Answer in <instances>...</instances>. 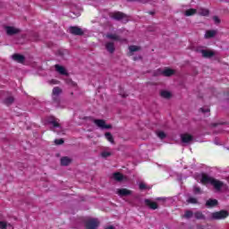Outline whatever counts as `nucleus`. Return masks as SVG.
Instances as JSON below:
<instances>
[{
  "mask_svg": "<svg viewBox=\"0 0 229 229\" xmlns=\"http://www.w3.org/2000/svg\"><path fill=\"white\" fill-rule=\"evenodd\" d=\"M227 181L229 182V175H228V179H227Z\"/></svg>",
  "mask_w": 229,
  "mask_h": 229,
  "instance_id": "obj_60",
  "label": "nucleus"
},
{
  "mask_svg": "<svg viewBox=\"0 0 229 229\" xmlns=\"http://www.w3.org/2000/svg\"><path fill=\"white\" fill-rule=\"evenodd\" d=\"M101 157L103 158H108V157H112V153L111 152L104 151V152L101 153Z\"/></svg>",
  "mask_w": 229,
  "mask_h": 229,
  "instance_id": "obj_38",
  "label": "nucleus"
},
{
  "mask_svg": "<svg viewBox=\"0 0 229 229\" xmlns=\"http://www.w3.org/2000/svg\"><path fill=\"white\" fill-rule=\"evenodd\" d=\"M214 177H210L208 174H203L201 176V183H210L212 185V182H214Z\"/></svg>",
  "mask_w": 229,
  "mask_h": 229,
  "instance_id": "obj_17",
  "label": "nucleus"
},
{
  "mask_svg": "<svg viewBox=\"0 0 229 229\" xmlns=\"http://www.w3.org/2000/svg\"><path fill=\"white\" fill-rule=\"evenodd\" d=\"M106 38H108V40H114L115 42H121V36L117 34L107 33L106 34Z\"/></svg>",
  "mask_w": 229,
  "mask_h": 229,
  "instance_id": "obj_16",
  "label": "nucleus"
},
{
  "mask_svg": "<svg viewBox=\"0 0 229 229\" xmlns=\"http://www.w3.org/2000/svg\"><path fill=\"white\" fill-rule=\"evenodd\" d=\"M148 31H157V29L156 28H148Z\"/></svg>",
  "mask_w": 229,
  "mask_h": 229,
  "instance_id": "obj_51",
  "label": "nucleus"
},
{
  "mask_svg": "<svg viewBox=\"0 0 229 229\" xmlns=\"http://www.w3.org/2000/svg\"><path fill=\"white\" fill-rule=\"evenodd\" d=\"M116 194H118L120 198H124L126 196H131V194H133V191L126 188H122L117 190Z\"/></svg>",
  "mask_w": 229,
  "mask_h": 229,
  "instance_id": "obj_9",
  "label": "nucleus"
},
{
  "mask_svg": "<svg viewBox=\"0 0 229 229\" xmlns=\"http://www.w3.org/2000/svg\"><path fill=\"white\" fill-rule=\"evenodd\" d=\"M53 83H56V81H52Z\"/></svg>",
  "mask_w": 229,
  "mask_h": 229,
  "instance_id": "obj_57",
  "label": "nucleus"
},
{
  "mask_svg": "<svg viewBox=\"0 0 229 229\" xmlns=\"http://www.w3.org/2000/svg\"><path fill=\"white\" fill-rule=\"evenodd\" d=\"M8 37H13V35H19L21 33V29H17L13 26H4V27Z\"/></svg>",
  "mask_w": 229,
  "mask_h": 229,
  "instance_id": "obj_7",
  "label": "nucleus"
},
{
  "mask_svg": "<svg viewBox=\"0 0 229 229\" xmlns=\"http://www.w3.org/2000/svg\"><path fill=\"white\" fill-rule=\"evenodd\" d=\"M147 13H148V15H155V11H148Z\"/></svg>",
  "mask_w": 229,
  "mask_h": 229,
  "instance_id": "obj_48",
  "label": "nucleus"
},
{
  "mask_svg": "<svg viewBox=\"0 0 229 229\" xmlns=\"http://www.w3.org/2000/svg\"><path fill=\"white\" fill-rule=\"evenodd\" d=\"M160 96H161V98H164L165 99H171V98H173V94H171V92L167 91V90H162L160 92Z\"/></svg>",
  "mask_w": 229,
  "mask_h": 229,
  "instance_id": "obj_24",
  "label": "nucleus"
},
{
  "mask_svg": "<svg viewBox=\"0 0 229 229\" xmlns=\"http://www.w3.org/2000/svg\"><path fill=\"white\" fill-rule=\"evenodd\" d=\"M216 55V51L214 50H205L202 52V58H213Z\"/></svg>",
  "mask_w": 229,
  "mask_h": 229,
  "instance_id": "obj_20",
  "label": "nucleus"
},
{
  "mask_svg": "<svg viewBox=\"0 0 229 229\" xmlns=\"http://www.w3.org/2000/svg\"><path fill=\"white\" fill-rule=\"evenodd\" d=\"M54 142L55 146H62V144H64L65 140H64V139H58V140H55Z\"/></svg>",
  "mask_w": 229,
  "mask_h": 229,
  "instance_id": "obj_37",
  "label": "nucleus"
},
{
  "mask_svg": "<svg viewBox=\"0 0 229 229\" xmlns=\"http://www.w3.org/2000/svg\"><path fill=\"white\" fill-rule=\"evenodd\" d=\"M60 94H62V89H60L59 87H55L53 89L52 96H59L60 97Z\"/></svg>",
  "mask_w": 229,
  "mask_h": 229,
  "instance_id": "obj_31",
  "label": "nucleus"
},
{
  "mask_svg": "<svg viewBox=\"0 0 229 229\" xmlns=\"http://www.w3.org/2000/svg\"><path fill=\"white\" fill-rule=\"evenodd\" d=\"M211 185L214 187L216 192H226L228 191V184L219 181L217 179H213Z\"/></svg>",
  "mask_w": 229,
  "mask_h": 229,
  "instance_id": "obj_4",
  "label": "nucleus"
},
{
  "mask_svg": "<svg viewBox=\"0 0 229 229\" xmlns=\"http://www.w3.org/2000/svg\"><path fill=\"white\" fill-rule=\"evenodd\" d=\"M219 205V202L216 199H209L206 202V207L208 208H214V207H217Z\"/></svg>",
  "mask_w": 229,
  "mask_h": 229,
  "instance_id": "obj_14",
  "label": "nucleus"
},
{
  "mask_svg": "<svg viewBox=\"0 0 229 229\" xmlns=\"http://www.w3.org/2000/svg\"><path fill=\"white\" fill-rule=\"evenodd\" d=\"M193 192H194V194H201V188L194 186Z\"/></svg>",
  "mask_w": 229,
  "mask_h": 229,
  "instance_id": "obj_40",
  "label": "nucleus"
},
{
  "mask_svg": "<svg viewBox=\"0 0 229 229\" xmlns=\"http://www.w3.org/2000/svg\"><path fill=\"white\" fill-rule=\"evenodd\" d=\"M32 40H33L34 42H38V41L40 40V36L38 35V33L34 32V33L32 34Z\"/></svg>",
  "mask_w": 229,
  "mask_h": 229,
  "instance_id": "obj_35",
  "label": "nucleus"
},
{
  "mask_svg": "<svg viewBox=\"0 0 229 229\" xmlns=\"http://www.w3.org/2000/svg\"><path fill=\"white\" fill-rule=\"evenodd\" d=\"M55 71L59 72V74H62L63 76H69V72H67V70H65V67L55 64Z\"/></svg>",
  "mask_w": 229,
  "mask_h": 229,
  "instance_id": "obj_13",
  "label": "nucleus"
},
{
  "mask_svg": "<svg viewBox=\"0 0 229 229\" xmlns=\"http://www.w3.org/2000/svg\"><path fill=\"white\" fill-rule=\"evenodd\" d=\"M84 121H91L95 123V124L100 128L101 130H112V124H106V122L103 119H94L91 116H85Z\"/></svg>",
  "mask_w": 229,
  "mask_h": 229,
  "instance_id": "obj_2",
  "label": "nucleus"
},
{
  "mask_svg": "<svg viewBox=\"0 0 229 229\" xmlns=\"http://www.w3.org/2000/svg\"><path fill=\"white\" fill-rule=\"evenodd\" d=\"M71 17H73V19H74V16H73V15H71Z\"/></svg>",
  "mask_w": 229,
  "mask_h": 229,
  "instance_id": "obj_59",
  "label": "nucleus"
},
{
  "mask_svg": "<svg viewBox=\"0 0 229 229\" xmlns=\"http://www.w3.org/2000/svg\"><path fill=\"white\" fill-rule=\"evenodd\" d=\"M181 140L184 144H190V142H192V140H194V137H192V135L187 134V133L186 134H182L181 135Z\"/></svg>",
  "mask_w": 229,
  "mask_h": 229,
  "instance_id": "obj_10",
  "label": "nucleus"
},
{
  "mask_svg": "<svg viewBox=\"0 0 229 229\" xmlns=\"http://www.w3.org/2000/svg\"><path fill=\"white\" fill-rule=\"evenodd\" d=\"M129 51L131 53H135L137 51H140V47H138V46H130L129 47Z\"/></svg>",
  "mask_w": 229,
  "mask_h": 229,
  "instance_id": "obj_34",
  "label": "nucleus"
},
{
  "mask_svg": "<svg viewBox=\"0 0 229 229\" xmlns=\"http://www.w3.org/2000/svg\"><path fill=\"white\" fill-rule=\"evenodd\" d=\"M99 227V222L98 218H91L85 222L86 229H98Z\"/></svg>",
  "mask_w": 229,
  "mask_h": 229,
  "instance_id": "obj_6",
  "label": "nucleus"
},
{
  "mask_svg": "<svg viewBox=\"0 0 229 229\" xmlns=\"http://www.w3.org/2000/svg\"><path fill=\"white\" fill-rule=\"evenodd\" d=\"M73 15H76V17H80V12L77 13H72Z\"/></svg>",
  "mask_w": 229,
  "mask_h": 229,
  "instance_id": "obj_50",
  "label": "nucleus"
},
{
  "mask_svg": "<svg viewBox=\"0 0 229 229\" xmlns=\"http://www.w3.org/2000/svg\"><path fill=\"white\" fill-rule=\"evenodd\" d=\"M198 14L201 15L202 17H208V15H210V11L208 9L199 8L198 10Z\"/></svg>",
  "mask_w": 229,
  "mask_h": 229,
  "instance_id": "obj_23",
  "label": "nucleus"
},
{
  "mask_svg": "<svg viewBox=\"0 0 229 229\" xmlns=\"http://www.w3.org/2000/svg\"><path fill=\"white\" fill-rule=\"evenodd\" d=\"M141 3H147L148 0H140Z\"/></svg>",
  "mask_w": 229,
  "mask_h": 229,
  "instance_id": "obj_55",
  "label": "nucleus"
},
{
  "mask_svg": "<svg viewBox=\"0 0 229 229\" xmlns=\"http://www.w3.org/2000/svg\"><path fill=\"white\" fill-rule=\"evenodd\" d=\"M213 133H217V131H213Z\"/></svg>",
  "mask_w": 229,
  "mask_h": 229,
  "instance_id": "obj_58",
  "label": "nucleus"
},
{
  "mask_svg": "<svg viewBox=\"0 0 229 229\" xmlns=\"http://www.w3.org/2000/svg\"><path fill=\"white\" fill-rule=\"evenodd\" d=\"M139 187H140V191H144V190L148 189V186H147L146 183H144V182H140V183L139 184Z\"/></svg>",
  "mask_w": 229,
  "mask_h": 229,
  "instance_id": "obj_42",
  "label": "nucleus"
},
{
  "mask_svg": "<svg viewBox=\"0 0 229 229\" xmlns=\"http://www.w3.org/2000/svg\"><path fill=\"white\" fill-rule=\"evenodd\" d=\"M199 112H202V114H210V108H208V107H201L199 109Z\"/></svg>",
  "mask_w": 229,
  "mask_h": 229,
  "instance_id": "obj_39",
  "label": "nucleus"
},
{
  "mask_svg": "<svg viewBox=\"0 0 229 229\" xmlns=\"http://www.w3.org/2000/svg\"><path fill=\"white\" fill-rule=\"evenodd\" d=\"M69 31L70 33H72V35H76L79 37H82V35H85V32H83V30L78 26L70 27Z\"/></svg>",
  "mask_w": 229,
  "mask_h": 229,
  "instance_id": "obj_8",
  "label": "nucleus"
},
{
  "mask_svg": "<svg viewBox=\"0 0 229 229\" xmlns=\"http://www.w3.org/2000/svg\"><path fill=\"white\" fill-rule=\"evenodd\" d=\"M70 83H71V85H72L73 87L76 86V84L74 83V81H71V80H70Z\"/></svg>",
  "mask_w": 229,
  "mask_h": 229,
  "instance_id": "obj_52",
  "label": "nucleus"
},
{
  "mask_svg": "<svg viewBox=\"0 0 229 229\" xmlns=\"http://www.w3.org/2000/svg\"><path fill=\"white\" fill-rule=\"evenodd\" d=\"M217 35V30H208L205 34L206 38H214Z\"/></svg>",
  "mask_w": 229,
  "mask_h": 229,
  "instance_id": "obj_25",
  "label": "nucleus"
},
{
  "mask_svg": "<svg viewBox=\"0 0 229 229\" xmlns=\"http://www.w3.org/2000/svg\"><path fill=\"white\" fill-rule=\"evenodd\" d=\"M13 229V227L12 226V225H8L6 224V222H0V229Z\"/></svg>",
  "mask_w": 229,
  "mask_h": 229,
  "instance_id": "obj_32",
  "label": "nucleus"
},
{
  "mask_svg": "<svg viewBox=\"0 0 229 229\" xmlns=\"http://www.w3.org/2000/svg\"><path fill=\"white\" fill-rule=\"evenodd\" d=\"M195 13H198V10L196 9H190L184 12L185 17H191V15H195Z\"/></svg>",
  "mask_w": 229,
  "mask_h": 229,
  "instance_id": "obj_28",
  "label": "nucleus"
},
{
  "mask_svg": "<svg viewBox=\"0 0 229 229\" xmlns=\"http://www.w3.org/2000/svg\"><path fill=\"white\" fill-rule=\"evenodd\" d=\"M4 105H6V106H10L11 105H13L15 103V98L13 97H7L3 101Z\"/></svg>",
  "mask_w": 229,
  "mask_h": 229,
  "instance_id": "obj_22",
  "label": "nucleus"
},
{
  "mask_svg": "<svg viewBox=\"0 0 229 229\" xmlns=\"http://www.w3.org/2000/svg\"><path fill=\"white\" fill-rule=\"evenodd\" d=\"M52 99H53V103L55 105V107L56 108H60V103H61V99H60V97L59 96H55V95H52Z\"/></svg>",
  "mask_w": 229,
  "mask_h": 229,
  "instance_id": "obj_26",
  "label": "nucleus"
},
{
  "mask_svg": "<svg viewBox=\"0 0 229 229\" xmlns=\"http://www.w3.org/2000/svg\"><path fill=\"white\" fill-rule=\"evenodd\" d=\"M16 165H18L19 167H22V163H17Z\"/></svg>",
  "mask_w": 229,
  "mask_h": 229,
  "instance_id": "obj_53",
  "label": "nucleus"
},
{
  "mask_svg": "<svg viewBox=\"0 0 229 229\" xmlns=\"http://www.w3.org/2000/svg\"><path fill=\"white\" fill-rule=\"evenodd\" d=\"M213 21H215V24H221V20L218 16H213Z\"/></svg>",
  "mask_w": 229,
  "mask_h": 229,
  "instance_id": "obj_43",
  "label": "nucleus"
},
{
  "mask_svg": "<svg viewBox=\"0 0 229 229\" xmlns=\"http://www.w3.org/2000/svg\"><path fill=\"white\" fill-rule=\"evenodd\" d=\"M163 76L170 77L174 74V71L173 69H165V71L162 72Z\"/></svg>",
  "mask_w": 229,
  "mask_h": 229,
  "instance_id": "obj_27",
  "label": "nucleus"
},
{
  "mask_svg": "<svg viewBox=\"0 0 229 229\" xmlns=\"http://www.w3.org/2000/svg\"><path fill=\"white\" fill-rule=\"evenodd\" d=\"M137 60H142V56H135V57H133V61L134 62H137Z\"/></svg>",
  "mask_w": 229,
  "mask_h": 229,
  "instance_id": "obj_46",
  "label": "nucleus"
},
{
  "mask_svg": "<svg viewBox=\"0 0 229 229\" xmlns=\"http://www.w3.org/2000/svg\"><path fill=\"white\" fill-rule=\"evenodd\" d=\"M194 217L197 220L208 221V217L205 216V215L201 211L195 212L194 213Z\"/></svg>",
  "mask_w": 229,
  "mask_h": 229,
  "instance_id": "obj_19",
  "label": "nucleus"
},
{
  "mask_svg": "<svg viewBox=\"0 0 229 229\" xmlns=\"http://www.w3.org/2000/svg\"><path fill=\"white\" fill-rule=\"evenodd\" d=\"M229 216L227 210L222 209L220 211H216L210 213V216L208 217V221H219L221 219H226Z\"/></svg>",
  "mask_w": 229,
  "mask_h": 229,
  "instance_id": "obj_3",
  "label": "nucleus"
},
{
  "mask_svg": "<svg viewBox=\"0 0 229 229\" xmlns=\"http://www.w3.org/2000/svg\"><path fill=\"white\" fill-rule=\"evenodd\" d=\"M60 56H64V53L62 51H59Z\"/></svg>",
  "mask_w": 229,
  "mask_h": 229,
  "instance_id": "obj_54",
  "label": "nucleus"
},
{
  "mask_svg": "<svg viewBox=\"0 0 229 229\" xmlns=\"http://www.w3.org/2000/svg\"><path fill=\"white\" fill-rule=\"evenodd\" d=\"M60 162L63 167H67V165H71V164H72V158L69 157H61Z\"/></svg>",
  "mask_w": 229,
  "mask_h": 229,
  "instance_id": "obj_12",
  "label": "nucleus"
},
{
  "mask_svg": "<svg viewBox=\"0 0 229 229\" xmlns=\"http://www.w3.org/2000/svg\"><path fill=\"white\" fill-rule=\"evenodd\" d=\"M47 123L52 125L50 127V130L52 131H55V133H57V135H60L62 133L63 135H65V133H64V127H62V125L58 122H56L54 116L48 117Z\"/></svg>",
  "mask_w": 229,
  "mask_h": 229,
  "instance_id": "obj_1",
  "label": "nucleus"
},
{
  "mask_svg": "<svg viewBox=\"0 0 229 229\" xmlns=\"http://www.w3.org/2000/svg\"><path fill=\"white\" fill-rule=\"evenodd\" d=\"M206 49H202L201 47H197L195 49L196 53H201L203 55V51H205Z\"/></svg>",
  "mask_w": 229,
  "mask_h": 229,
  "instance_id": "obj_45",
  "label": "nucleus"
},
{
  "mask_svg": "<svg viewBox=\"0 0 229 229\" xmlns=\"http://www.w3.org/2000/svg\"><path fill=\"white\" fill-rule=\"evenodd\" d=\"M113 178L115 180V182H123V180L126 179V177H124V175L119 172L114 173Z\"/></svg>",
  "mask_w": 229,
  "mask_h": 229,
  "instance_id": "obj_21",
  "label": "nucleus"
},
{
  "mask_svg": "<svg viewBox=\"0 0 229 229\" xmlns=\"http://www.w3.org/2000/svg\"><path fill=\"white\" fill-rule=\"evenodd\" d=\"M192 216H194V212H192V210H186L183 217H185V219H191Z\"/></svg>",
  "mask_w": 229,
  "mask_h": 229,
  "instance_id": "obj_33",
  "label": "nucleus"
},
{
  "mask_svg": "<svg viewBox=\"0 0 229 229\" xmlns=\"http://www.w3.org/2000/svg\"><path fill=\"white\" fill-rule=\"evenodd\" d=\"M187 203H191L192 205H196V204H198V199L190 197L187 199Z\"/></svg>",
  "mask_w": 229,
  "mask_h": 229,
  "instance_id": "obj_36",
  "label": "nucleus"
},
{
  "mask_svg": "<svg viewBox=\"0 0 229 229\" xmlns=\"http://www.w3.org/2000/svg\"><path fill=\"white\" fill-rule=\"evenodd\" d=\"M156 133L158 139H161V140H164V139L167 137V134H165L164 131H157Z\"/></svg>",
  "mask_w": 229,
  "mask_h": 229,
  "instance_id": "obj_30",
  "label": "nucleus"
},
{
  "mask_svg": "<svg viewBox=\"0 0 229 229\" xmlns=\"http://www.w3.org/2000/svg\"><path fill=\"white\" fill-rule=\"evenodd\" d=\"M106 49L110 55H114L115 53V44L114 42H107L106 44Z\"/></svg>",
  "mask_w": 229,
  "mask_h": 229,
  "instance_id": "obj_15",
  "label": "nucleus"
},
{
  "mask_svg": "<svg viewBox=\"0 0 229 229\" xmlns=\"http://www.w3.org/2000/svg\"><path fill=\"white\" fill-rule=\"evenodd\" d=\"M157 199V201H163V203H165V201H167V198H157L156 199Z\"/></svg>",
  "mask_w": 229,
  "mask_h": 229,
  "instance_id": "obj_44",
  "label": "nucleus"
},
{
  "mask_svg": "<svg viewBox=\"0 0 229 229\" xmlns=\"http://www.w3.org/2000/svg\"><path fill=\"white\" fill-rule=\"evenodd\" d=\"M13 60L14 62H17L18 64H22L23 62H26V57L21 54H13L12 55Z\"/></svg>",
  "mask_w": 229,
  "mask_h": 229,
  "instance_id": "obj_11",
  "label": "nucleus"
},
{
  "mask_svg": "<svg viewBox=\"0 0 229 229\" xmlns=\"http://www.w3.org/2000/svg\"><path fill=\"white\" fill-rule=\"evenodd\" d=\"M223 124H226V123H211L210 126L212 128H216V126H221Z\"/></svg>",
  "mask_w": 229,
  "mask_h": 229,
  "instance_id": "obj_41",
  "label": "nucleus"
},
{
  "mask_svg": "<svg viewBox=\"0 0 229 229\" xmlns=\"http://www.w3.org/2000/svg\"><path fill=\"white\" fill-rule=\"evenodd\" d=\"M145 204L148 208H151V210H157V208H158L157 202H152L149 199H145Z\"/></svg>",
  "mask_w": 229,
  "mask_h": 229,
  "instance_id": "obj_18",
  "label": "nucleus"
},
{
  "mask_svg": "<svg viewBox=\"0 0 229 229\" xmlns=\"http://www.w3.org/2000/svg\"><path fill=\"white\" fill-rule=\"evenodd\" d=\"M71 96H74V92H72V93H71Z\"/></svg>",
  "mask_w": 229,
  "mask_h": 229,
  "instance_id": "obj_56",
  "label": "nucleus"
},
{
  "mask_svg": "<svg viewBox=\"0 0 229 229\" xmlns=\"http://www.w3.org/2000/svg\"><path fill=\"white\" fill-rule=\"evenodd\" d=\"M214 142H215V144L216 146H220L221 145V143H219V141H217V139H215Z\"/></svg>",
  "mask_w": 229,
  "mask_h": 229,
  "instance_id": "obj_49",
  "label": "nucleus"
},
{
  "mask_svg": "<svg viewBox=\"0 0 229 229\" xmlns=\"http://www.w3.org/2000/svg\"><path fill=\"white\" fill-rule=\"evenodd\" d=\"M120 95H122V98H128V94H126V93H121Z\"/></svg>",
  "mask_w": 229,
  "mask_h": 229,
  "instance_id": "obj_47",
  "label": "nucleus"
},
{
  "mask_svg": "<svg viewBox=\"0 0 229 229\" xmlns=\"http://www.w3.org/2000/svg\"><path fill=\"white\" fill-rule=\"evenodd\" d=\"M111 19H114V21H121L123 24H126L128 22V15H126L124 13L116 12L110 15Z\"/></svg>",
  "mask_w": 229,
  "mask_h": 229,
  "instance_id": "obj_5",
  "label": "nucleus"
},
{
  "mask_svg": "<svg viewBox=\"0 0 229 229\" xmlns=\"http://www.w3.org/2000/svg\"><path fill=\"white\" fill-rule=\"evenodd\" d=\"M105 137L109 142H111V144H115V140H114V136L111 132H106Z\"/></svg>",
  "mask_w": 229,
  "mask_h": 229,
  "instance_id": "obj_29",
  "label": "nucleus"
}]
</instances>
